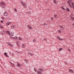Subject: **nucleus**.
Here are the masks:
<instances>
[{
    "label": "nucleus",
    "instance_id": "3",
    "mask_svg": "<svg viewBox=\"0 0 74 74\" xmlns=\"http://www.w3.org/2000/svg\"><path fill=\"white\" fill-rule=\"evenodd\" d=\"M3 15L4 16H7V15H8V12H7V11H5L3 13Z\"/></svg>",
    "mask_w": 74,
    "mask_h": 74
},
{
    "label": "nucleus",
    "instance_id": "35",
    "mask_svg": "<svg viewBox=\"0 0 74 74\" xmlns=\"http://www.w3.org/2000/svg\"><path fill=\"white\" fill-rule=\"evenodd\" d=\"M51 18L52 20H53V18L52 17H51Z\"/></svg>",
    "mask_w": 74,
    "mask_h": 74
},
{
    "label": "nucleus",
    "instance_id": "45",
    "mask_svg": "<svg viewBox=\"0 0 74 74\" xmlns=\"http://www.w3.org/2000/svg\"><path fill=\"white\" fill-rule=\"evenodd\" d=\"M72 25H73V26H74V24H73Z\"/></svg>",
    "mask_w": 74,
    "mask_h": 74
},
{
    "label": "nucleus",
    "instance_id": "19",
    "mask_svg": "<svg viewBox=\"0 0 74 74\" xmlns=\"http://www.w3.org/2000/svg\"><path fill=\"white\" fill-rule=\"evenodd\" d=\"M0 27L1 29H3V25H0Z\"/></svg>",
    "mask_w": 74,
    "mask_h": 74
},
{
    "label": "nucleus",
    "instance_id": "4",
    "mask_svg": "<svg viewBox=\"0 0 74 74\" xmlns=\"http://www.w3.org/2000/svg\"><path fill=\"white\" fill-rule=\"evenodd\" d=\"M39 70L40 72H43V71H44V69L42 68H41L39 69Z\"/></svg>",
    "mask_w": 74,
    "mask_h": 74
},
{
    "label": "nucleus",
    "instance_id": "28",
    "mask_svg": "<svg viewBox=\"0 0 74 74\" xmlns=\"http://www.w3.org/2000/svg\"><path fill=\"white\" fill-rule=\"evenodd\" d=\"M27 13L28 14H31V13H30V12H27Z\"/></svg>",
    "mask_w": 74,
    "mask_h": 74
},
{
    "label": "nucleus",
    "instance_id": "29",
    "mask_svg": "<svg viewBox=\"0 0 74 74\" xmlns=\"http://www.w3.org/2000/svg\"><path fill=\"white\" fill-rule=\"evenodd\" d=\"M53 2L54 3H55V4H56V1H54Z\"/></svg>",
    "mask_w": 74,
    "mask_h": 74
},
{
    "label": "nucleus",
    "instance_id": "7",
    "mask_svg": "<svg viewBox=\"0 0 74 74\" xmlns=\"http://www.w3.org/2000/svg\"><path fill=\"white\" fill-rule=\"evenodd\" d=\"M1 34H2V35H4V34H5V32H4V31L3 30V31L1 32Z\"/></svg>",
    "mask_w": 74,
    "mask_h": 74
},
{
    "label": "nucleus",
    "instance_id": "43",
    "mask_svg": "<svg viewBox=\"0 0 74 74\" xmlns=\"http://www.w3.org/2000/svg\"><path fill=\"white\" fill-rule=\"evenodd\" d=\"M3 21H1V23H3Z\"/></svg>",
    "mask_w": 74,
    "mask_h": 74
},
{
    "label": "nucleus",
    "instance_id": "1",
    "mask_svg": "<svg viewBox=\"0 0 74 74\" xmlns=\"http://www.w3.org/2000/svg\"><path fill=\"white\" fill-rule=\"evenodd\" d=\"M0 3L1 5V6L2 8H5L6 7V4H5V3L3 2H1Z\"/></svg>",
    "mask_w": 74,
    "mask_h": 74
},
{
    "label": "nucleus",
    "instance_id": "47",
    "mask_svg": "<svg viewBox=\"0 0 74 74\" xmlns=\"http://www.w3.org/2000/svg\"><path fill=\"white\" fill-rule=\"evenodd\" d=\"M44 25H45V23H44Z\"/></svg>",
    "mask_w": 74,
    "mask_h": 74
},
{
    "label": "nucleus",
    "instance_id": "10",
    "mask_svg": "<svg viewBox=\"0 0 74 74\" xmlns=\"http://www.w3.org/2000/svg\"><path fill=\"white\" fill-rule=\"evenodd\" d=\"M28 27L29 29H32V27H31L30 26L28 25Z\"/></svg>",
    "mask_w": 74,
    "mask_h": 74
},
{
    "label": "nucleus",
    "instance_id": "37",
    "mask_svg": "<svg viewBox=\"0 0 74 74\" xmlns=\"http://www.w3.org/2000/svg\"><path fill=\"white\" fill-rule=\"evenodd\" d=\"M54 16L55 18H56V16H57V15H56L55 14L54 15Z\"/></svg>",
    "mask_w": 74,
    "mask_h": 74
},
{
    "label": "nucleus",
    "instance_id": "11",
    "mask_svg": "<svg viewBox=\"0 0 74 74\" xmlns=\"http://www.w3.org/2000/svg\"><path fill=\"white\" fill-rule=\"evenodd\" d=\"M24 60L26 62V64H28V60H27L26 59H25Z\"/></svg>",
    "mask_w": 74,
    "mask_h": 74
},
{
    "label": "nucleus",
    "instance_id": "41",
    "mask_svg": "<svg viewBox=\"0 0 74 74\" xmlns=\"http://www.w3.org/2000/svg\"><path fill=\"white\" fill-rule=\"evenodd\" d=\"M68 50L69 51V52H70V51H71V50L70 49H68Z\"/></svg>",
    "mask_w": 74,
    "mask_h": 74
},
{
    "label": "nucleus",
    "instance_id": "16",
    "mask_svg": "<svg viewBox=\"0 0 74 74\" xmlns=\"http://www.w3.org/2000/svg\"><path fill=\"white\" fill-rule=\"evenodd\" d=\"M37 73L38 74H42V73H41V72L37 71Z\"/></svg>",
    "mask_w": 74,
    "mask_h": 74
},
{
    "label": "nucleus",
    "instance_id": "20",
    "mask_svg": "<svg viewBox=\"0 0 74 74\" xmlns=\"http://www.w3.org/2000/svg\"><path fill=\"white\" fill-rule=\"evenodd\" d=\"M62 50H63V49L61 48L59 49V51H61Z\"/></svg>",
    "mask_w": 74,
    "mask_h": 74
},
{
    "label": "nucleus",
    "instance_id": "2",
    "mask_svg": "<svg viewBox=\"0 0 74 74\" xmlns=\"http://www.w3.org/2000/svg\"><path fill=\"white\" fill-rule=\"evenodd\" d=\"M21 3L22 5L23 6L24 8H25L26 7L25 6L26 5V3H25V2H23L22 1H21Z\"/></svg>",
    "mask_w": 74,
    "mask_h": 74
},
{
    "label": "nucleus",
    "instance_id": "15",
    "mask_svg": "<svg viewBox=\"0 0 74 74\" xmlns=\"http://www.w3.org/2000/svg\"><path fill=\"white\" fill-rule=\"evenodd\" d=\"M8 45H10V46L12 47L13 46H12V44L10 43H8Z\"/></svg>",
    "mask_w": 74,
    "mask_h": 74
},
{
    "label": "nucleus",
    "instance_id": "14",
    "mask_svg": "<svg viewBox=\"0 0 74 74\" xmlns=\"http://www.w3.org/2000/svg\"><path fill=\"white\" fill-rule=\"evenodd\" d=\"M13 38L14 39H15V40H16V39H18V38L16 36H15L14 37H13Z\"/></svg>",
    "mask_w": 74,
    "mask_h": 74
},
{
    "label": "nucleus",
    "instance_id": "12",
    "mask_svg": "<svg viewBox=\"0 0 74 74\" xmlns=\"http://www.w3.org/2000/svg\"><path fill=\"white\" fill-rule=\"evenodd\" d=\"M5 55V56H6V57H9L8 56V55H7V53H4Z\"/></svg>",
    "mask_w": 74,
    "mask_h": 74
},
{
    "label": "nucleus",
    "instance_id": "25",
    "mask_svg": "<svg viewBox=\"0 0 74 74\" xmlns=\"http://www.w3.org/2000/svg\"><path fill=\"white\" fill-rule=\"evenodd\" d=\"M66 11H70V10H69V8L66 9Z\"/></svg>",
    "mask_w": 74,
    "mask_h": 74
},
{
    "label": "nucleus",
    "instance_id": "44",
    "mask_svg": "<svg viewBox=\"0 0 74 74\" xmlns=\"http://www.w3.org/2000/svg\"><path fill=\"white\" fill-rule=\"evenodd\" d=\"M60 40H61V41H62V40H63V39H60Z\"/></svg>",
    "mask_w": 74,
    "mask_h": 74
},
{
    "label": "nucleus",
    "instance_id": "39",
    "mask_svg": "<svg viewBox=\"0 0 74 74\" xmlns=\"http://www.w3.org/2000/svg\"><path fill=\"white\" fill-rule=\"evenodd\" d=\"M72 5H74V3H73V2H72Z\"/></svg>",
    "mask_w": 74,
    "mask_h": 74
},
{
    "label": "nucleus",
    "instance_id": "23",
    "mask_svg": "<svg viewBox=\"0 0 74 74\" xmlns=\"http://www.w3.org/2000/svg\"><path fill=\"white\" fill-rule=\"evenodd\" d=\"M28 55H33V53H28Z\"/></svg>",
    "mask_w": 74,
    "mask_h": 74
},
{
    "label": "nucleus",
    "instance_id": "6",
    "mask_svg": "<svg viewBox=\"0 0 74 74\" xmlns=\"http://www.w3.org/2000/svg\"><path fill=\"white\" fill-rule=\"evenodd\" d=\"M21 66H22V64H20L19 63H17V66H18V67H21Z\"/></svg>",
    "mask_w": 74,
    "mask_h": 74
},
{
    "label": "nucleus",
    "instance_id": "38",
    "mask_svg": "<svg viewBox=\"0 0 74 74\" xmlns=\"http://www.w3.org/2000/svg\"><path fill=\"white\" fill-rule=\"evenodd\" d=\"M71 19H72L73 20H74V18H73V17H71Z\"/></svg>",
    "mask_w": 74,
    "mask_h": 74
},
{
    "label": "nucleus",
    "instance_id": "33",
    "mask_svg": "<svg viewBox=\"0 0 74 74\" xmlns=\"http://www.w3.org/2000/svg\"><path fill=\"white\" fill-rule=\"evenodd\" d=\"M57 38H58V39H59L60 40V37L58 36H57Z\"/></svg>",
    "mask_w": 74,
    "mask_h": 74
},
{
    "label": "nucleus",
    "instance_id": "5",
    "mask_svg": "<svg viewBox=\"0 0 74 74\" xmlns=\"http://www.w3.org/2000/svg\"><path fill=\"white\" fill-rule=\"evenodd\" d=\"M14 34V33L13 32H12L9 33V35L11 36H13Z\"/></svg>",
    "mask_w": 74,
    "mask_h": 74
},
{
    "label": "nucleus",
    "instance_id": "49",
    "mask_svg": "<svg viewBox=\"0 0 74 74\" xmlns=\"http://www.w3.org/2000/svg\"><path fill=\"white\" fill-rule=\"evenodd\" d=\"M12 55H14V54H12Z\"/></svg>",
    "mask_w": 74,
    "mask_h": 74
},
{
    "label": "nucleus",
    "instance_id": "31",
    "mask_svg": "<svg viewBox=\"0 0 74 74\" xmlns=\"http://www.w3.org/2000/svg\"><path fill=\"white\" fill-rule=\"evenodd\" d=\"M44 41H47V40L45 38L44 40Z\"/></svg>",
    "mask_w": 74,
    "mask_h": 74
},
{
    "label": "nucleus",
    "instance_id": "32",
    "mask_svg": "<svg viewBox=\"0 0 74 74\" xmlns=\"http://www.w3.org/2000/svg\"><path fill=\"white\" fill-rule=\"evenodd\" d=\"M14 10L15 11V12H17V10L16 8L14 9Z\"/></svg>",
    "mask_w": 74,
    "mask_h": 74
},
{
    "label": "nucleus",
    "instance_id": "22",
    "mask_svg": "<svg viewBox=\"0 0 74 74\" xmlns=\"http://www.w3.org/2000/svg\"><path fill=\"white\" fill-rule=\"evenodd\" d=\"M69 72H71L72 73H73V70H72L71 69H70L69 70Z\"/></svg>",
    "mask_w": 74,
    "mask_h": 74
},
{
    "label": "nucleus",
    "instance_id": "42",
    "mask_svg": "<svg viewBox=\"0 0 74 74\" xmlns=\"http://www.w3.org/2000/svg\"><path fill=\"white\" fill-rule=\"evenodd\" d=\"M19 40H22V39L21 38H20V37H19Z\"/></svg>",
    "mask_w": 74,
    "mask_h": 74
},
{
    "label": "nucleus",
    "instance_id": "13",
    "mask_svg": "<svg viewBox=\"0 0 74 74\" xmlns=\"http://www.w3.org/2000/svg\"><path fill=\"white\" fill-rule=\"evenodd\" d=\"M26 47V46L24 45V44H22V48H25Z\"/></svg>",
    "mask_w": 74,
    "mask_h": 74
},
{
    "label": "nucleus",
    "instance_id": "48",
    "mask_svg": "<svg viewBox=\"0 0 74 74\" xmlns=\"http://www.w3.org/2000/svg\"><path fill=\"white\" fill-rule=\"evenodd\" d=\"M18 47H20V45H18Z\"/></svg>",
    "mask_w": 74,
    "mask_h": 74
},
{
    "label": "nucleus",
    "instance_id": "8",
    "mask_svg": "<svg viewBox=\"0 0 74 74\" xmlns=\"http://www.w3.org/2000/svg\"><path fill=\"white\" fill-rule=\"evenodd\" d=\"M11 23V22H8L6 23V25L7 26H8L9 25H10Z\"/></svg>",
    "mask_w": 74,
    "mask_h": 74
},
{
    "label": "nucleus",
    "instance_id": "17",
    "mask_svg": "<svg viewBox=\"0 0 74 74\" xmlns=\"http://www.w3.org/2000/svg\"><path fill=\"white\" fill-rule=\"evenodd\" d=\"M67 3H71V0H69V1H67Z\"/></svg>",
    "mask_w": 74,
    "mask_h": 74
},
{
    "label": "nucleus",
    "instance_id": "40",
    "mask_svg": "<svg viewBox=\"0 0 74 74\" xmlns=\"http://www.w3.org/2000/svg\"><path fill=\"white\" fill-rule=\"evenodd\" d=\"M61 8H62V9H63V10H66L65 9H64V8H63V7H61Z\"/></svg>",
    "mask_w": 74,
    "mask_h": 74
},
{
    "label": "nucleus",
    "instance_id": "46",
    "mask_svg": "<svg viewBox=\"0 0 74 74\" xmlns=\"http://www.w3.org/2000/svg\"><path fill=\"white\" fill-rule=\"evenodd\" d=\"M72 7H73V8H74V6H72Z\"/></svg>",
    "mask_w": 74,
    "mask_h": 74
},
{
    "label": "nucleus",
    "instance_id": "36",
    "mask_svg": "<svg viewBox=\"0 0 74 74\" xmlns=\"http://www.w3.org/2000/svg\"><path fill=\"white\" fill-rule=\"evenodd\" d=\"M36 41V40L35 39H34L33 40V42H35Z\"/></svg>",
    "mask_w": 74,
    "mask_h": 74
},
{
    "label": "nucleus",
    "instance_id": "30",
    "mask_svg": "<svg viewBox=\"0 0 74 74\" xmlns=\"http://www.w3.org/2000/svg\"><path fill=\"white\" fill-rule=\"evenodd\" d=\"M2 19H3V21H4V17H2Z\"/></svg>",
    "mask_w": 74,
    "mask_h": 74
},
{
    "label": "nucleus",
    "instance_id": "21",
    "mask_svg": "<svg viewBox=\"0 0 74 74\" xmlns=\"http://www.w3.org/2000/svg\"><path fill=\"white\" fill-rule=\"evenodd\" d=\"M10 63H11V65H12V66L13 67H14V64H12V63L10 62Z\"/></svg>",
    "mask_w": 74,
    "mask_h": 74
},
{
    "label": "nucleus",
    "instance_id": "27",
    "mask_svg": "<svg viewBox=\"0 0 74 74\" xmlns=\"http://www.w3.org/2000/svg\"><path fill=\"white\" fill-rule=\"evenodd\" d=\"M58 32L59 33H60V34H61V31L60 30H58Z\"/></svg>",
    "mask_w": 74,
    "mask_h": 74
},
{
    "label": "nucleus",
    "instance_id": "34",
    "mask_svg": "<svg viewBox=\"0 0 74 74\" xmlns=\"http://www.w3.org/2000/svg\"><path fill=\"white\" fill-rule=\"evenodd\" d=\"M35 68H36L35 67L34 68V70L35 71H36V72H37V71H36V69H35Z\"/></svg>",
    "mask_w": 74,
    "mask_h": 74
},
{
    "label": "nucleus",
    "instance_id": "26",
    "mask_svg": "<svg viewBox=\"0 0 74 74\" xmlns=\"http://www.w3.org/2000/svg\"><path fill=\"white\" fill-rule=\"evenodd\" d=\"M7 33L8 34H9L10 33L9 31H7Z\"/></svg>",
    "mask_w": 74,
    "mask_h": 74
},
{
    "label": "nucleus",
    "instance_id": "9",
    "mask_svg": "<svg viewBox=\"0 0 74 74\" xmlns=\"http://www.w3.org/2000/svg\"><path fill=\"white\" fill-rule=\"evenodd\" d=\"M60 27L61 29V30H64V27H62V26H60Z\"/></svg>",
    "mask_w": 74,
    "mask_h": 74
},
{
    "label": "nucleus",
    "instance_id": "24",
    "mask_svg": "<svg viewBox=\"0 0 74 74\" xmlns=\"http://www.w3.org/2000/svg\"><path fill=\"white\" fill-rule=\"evenodd\" d=\"M14 27V25H12L11 26V28L12 29H13Z\"/></svg>",
    "mask_w": 74,
    "mask_h": 74
},
{
    "label": "nucleus",
    "instance_id": "18",
    "mask_svg": "<svg viewBox=\"0 0 74 74\" xmlns=\"http://www.w3.org/2000/svg\"><path fill=\"white\" fill-rule=\"evenodd\" d=\"M68 3L69 4L70 7H71V8H72V6H71V5L70 4V2H69Z\"/></svg>",
    "mask_w": 74,
    "mask_h": 74
}]
</instances>
